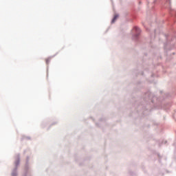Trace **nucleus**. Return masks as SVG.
Listing matches in <instances>:
<instances>
[{
  "instance_id": "f257e3e1",
  "label": "nucleus",
  "mask_w": 176,
  "mask_h": 176,
  "mask_svg": "<svg viewBox=\"0 0 176 176\" xmlns=\"http://www.w3.org/2000/svg\"><path fill=\"white\" fill-rule=\"evenodd\" d=\"M118 17H119V15H115L114 18L112 20V23H115L116 19H118Z\"/></svg>"
},
{
  "instance_id": "20e7f679",
  "label": "nucleus",
  "mask_w": 176,
  "mask_h": 176,
  "mask_svg": "<svg viewBox=\"0 0 176 176\" xmlns=\"http://www.w3.org/2000/svg\"><path fill=\"white\" fill-rule=\"evenodd\" d=\"M19 163H20V161H19V160H18V161L16 162V164H19Z\"/></svg>"
},
{
  "instance_id": "7ed1b4c3",
  "label": "nucleus",
  "mask_w": 176,
  "mask_h": 176,
  "mask_svg": "<svg viewBox=\"0 0 176 176\" xmlns=\"http://www.w3.org/2000/svg\"><path fill=\"white\" fill-rule=\"evenodd\" d=\"M136 31H139L140 29L138 28H135Z\"/></svg>"
},
{
  "instance_id": "f03ea898",
  "label": "nucleus",
  "mask_w": 176,
  "mask_h": 176,
  "mask_svg": "<svg viewBox=\"0 0 176 176\" xmlns=\"http://www.w3.org/2000/svg\"><path fill=\"white\" fill-rule=\"evenodd\" d=\"M45 61H46V63H47V64H49V61H50V60L46 59Z\"/></svg>"
}]
</instances>
